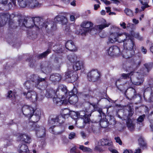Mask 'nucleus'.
<instances>
[{"mask_svg":"<svg viewBox=\"0 0 153 153\" xmlns=\"http://www.w3.org/2000/svg\"><path fill=\"white\" fill-rule=\"evenodd\" d=\"M44 68H43V70L45 71V72L47 73H49L51 71V69L49 67L45 68V70L44 69Z\"/></svg>","mask_w":153,"mask_h":153,"instance_id":"nucleus-59","label":"nucleus"},{"mask_svg":"<svg viewBox=\"0 0 153 153\" xmlns=\"http://www.w3.org/2000/svg\"><path fill=\"white\" fill-rule=\"evenodd\" d=\"M122 42L124 43V49L134 50V48L135 45L134 42L131 39L124 38L120 40V42Z\"/></svg>","mask_w":153,"mask_h":153,"instance_id":"nucleus-12","label":"nucleus"},{"mask_svg":"<svg viewBox=\"0 0 153 153\" xmlns=\"http://www.w3.org/2000/svg\"><path fill=\"white\" fill-rule=\"evenodd\" d=\"M120 25L124 29H125L126 28V24L124 22H122V23H120Z\"/></svg>","mask_w":153,"mask_h":153,"instance_id":"nucleus-61","label":"nucleus"},{"mask_svg":"<svg viewBox=\"0 0 153 153\" xmlns=\"http://www.w3.org/2000/svg\"><path fill=\"white\" fill-rule=\"evenodd\" d=\"M78 111H73L70 112V115L73 119H77L78 118Z\"/></svg>","mask_w":153,"mask_h":153,"instance_id":"nucleus-46","label":"nucleus"},{"mask_svg":"<svg viewBox=\"0 0 153 153\" xmlns=\"http://www.w3.org/2000/svg\"><path fill=\"white\" fill-rule=\"evenodd\" d=\"M68 60L71 63H74L76 61L77 57L75 54L69 55L68 56Z\"/></svg>","mask_w":153,"mask_h":153,"instance_id":"nucleus-39","label":"nucleus"},{"mask_svg":"<svg viewBox=\"0 0 153 153\" xmlns=\"http://www.w3.org/2000/svg\"><path fill=\"white\" fill-rule=\"evenodd\" d=\"M107 119L108 120V124L114 126L116 123V121L115 119L112 116H108L107 117Z\"/></svg>","mask_w":153,"mask_h":153,"instance_id":"nucleus-42","label":"nucleus"},{"mask_svg":"<svg viewBox=\"0 0 153 153\" xmlns=\"http://www.w3.org/2000/svg\"><path fill=\"white\" fill-rule=\"evenodd\" d=\"M23 94L26 96V97L33 102L41 100L43 98V96L40 94H37L36 92L33 91H28L27 93L24 92Z\"/></svg>","mask_w":153,"mask_h":153,"instance_id":"nucleus-8","label":"nucleus"},{"mask_svg":"<svg viewBox=\"0 0 153 153\" xmlns=\"http://www.w3.org/2000/svg\"><path fill=\"white\" fill-rule=\"evenodd\" d=\"M139 145L140 146L143 148L146 146V144L144 142L143 139L142 137H140L138 139Z\"/></svg>","mask_w":153,"mask_h":153,"instance_id":"nucleus-47","label":"nucleus"},{"mask_svg":"<svg viewBox=\"0 0 153 153\" xmlns=\"http://www.w3.org/2000/svg\"><path fill=\"white\" fill-rule=\"evenodd\" d=\"M125 13L127 15L130 16H133V13L132 11L128 9H126L124 10Z\"/></svg>","mask_w":153,"mask_h":153,"instance_id":"nucleus-51","label":"nucleus"},{"mask_svg":"<svg viewBox=\"0 0 153 153\" xmlns=\"http://www.w3.org/2000/svg\"><path fill=\"white\" fill-rule=\"evenodd\" d=\"M62 64V60L61 58H55L54 60V66L56 68H59Z\"/></svg>","mask_w":153,"mask_h":153,"instance_id":"nucleus-36","label":"nucleus"},{"mask_svg":"<svg viewBox=\"0 0 153 153\" xmlns=\"http://www.w3.org/2000/svg\"><path fill=\"white\" fill-rule=\"evenodd\" d=\"M148 90L149 91L150 96L148 97L146 96V95L148 94L146 91V90L145 91V93L143 95V97L146 101L151 102L153 101V88L152 87H149L147 88Z\"/></svg>","mask_w":153,"mask_h":153,"instance_id":"nucleus-19","label":"nucleus"},{"mask_svg":"<svg viewBox=\"0 0 153 153\" xmlns=\"http://www.w3.org/2000/svg\"><path fill=\"white\" fill-rule=\"evenodd\" d=\"M67 88L63 85H61L56 91V95L61 97L62 99H65L66 97L68 95V92Z\"/></svg>","mask_w":153,"mask_h":153,"instance_id":"nucleus-10","label":"nucleus"},{"mask_svg":"<svg viewBox=\"0 0 153 153\" xmlns=\"http://www.w3.org/2000/svg\"><path fill=\"white\" fill-rule=\"evenodd\" d=\"M75 133L74 132H71L69 135V138L70 139H73L75 137Z\"/></svg>","mask_w":153,"mask_h":153,"instance_id":"nucleus-58","label":"nucleus"},{"mask_svg":"<svg viewBox=\"0 0 153 153\" xmlns=\"http://www.w3.org/2000/svg\"><path fill=\"white\" fill-rule=\"evenodd\" d=\"M93 25V24L92 22L88 21H84L82 25V27L86 29H88L89 31H91L92 30L91 29H92Z\"/></svg>","mask_w":153,"mask_h":153,"instance_id":"nucleus-33","label":"nucleus"},{"mask_svg":"<svg viewBox=\"0 0 153 153\" xmlns=\"http://www.w3.org/2000/svg\"><path fill=\"white\" fill-rule=\"evenodd\" d=\"M134 54V50H129L124 49L121 55L124 58L127 59L132 57Z\"/></svg>","mask_w":153,"mask_h":153,"instance_id":"nucleus-20","label":"nucleus"},{"mask_svg":"<svg viewBox=\"0 0 153 153\" xmlns=\"http://www.w3.org/2000/svg\"><path fill=\"white\" fill-rule=\"evenodd\" d=\"M144 65L145 68V69H144L145 73L148 72L152 67V64L149 63L145 64Z\"/></svg>","mask_w":153,"mask_h":153,"instance_id":"nucleus-44","label":"nucleus"},{"mask_svg":"<svg viewBox=\"0 0 153 153\" xmlns=\"http://www.w3.org/2000/svg\"><path fill=\"white\" fill-rule=\"evenodd\" d=\"M7 97L10 98L12 101H13V102H14L15 101V97L13 94V93H12L11 91H10L8 92Z\"/></svg>","mask_w":153,"mask_h":153,"instance_id":"nucleus-45","label":"nucleus"},{"mask_svg":"<svg viewBox=\"0 0 153 153\" xmlns=\"http://www.w3.org/2000/svg\"><path fill=\"white\" fill-rule=\"evenodd\" d=\"M133 35L134 37L139 40H140L142 39V37H140L138 33H134Z\"/></svg>","mask_w":153,"mask_h":153,"instance_id":"nucleus-54","label":"nucleus"},{"mask_svg":"<svg viewBox=\"0 0 153 153\" xmlns=\"http://www.w3.org/2000/svg\"><path fill=\"white\" fill-rule=\"evenodd\" d=\"M141 63L140 60L138 59L135 60L134 59L131 63V68H132L133 70H135L137 68Z\"/></svg>","mask_w":153,"mask_h":153,"instance_id":"nucleus-28","label":"nucleus"},{"mask_svg":"<svg viewBox=\"0 0 153 153\" xmlns=\"http://www.w3.org/2000/svg\"><path fill=\"white\" fill-rule=\"evenodd\" d=\"M132 74V72L130 73L127 74L123 73L121 74L122 78L124 79H129L130 76Z\"/></svg>","mask_w":153,"mask_h":153,"instance_id":"nucleus-49","label":"nucleus"},{"mask_svg":"<svg viewBox=\"0 0 153 153\" xmlns=\"http://www.w3.org/2000/svg\"><path fill=\"white\" fill-rule=\"evenodd\" d=\"M78 91L77 89L74 87L73 90L68 92V95L65 99V104H67L69 102L71 104H75L78 101V98L76 95Z\"/></svg>","mask_w":153,"mask_h":153,"instance_id":"nucleus-7","label":"nucleus"},{"mask_svg":"<svg viewBox=\"0 0 153 153\" xmlns=\"http://www.w3.org/2000/svg\"><path fill=\"white\" fill-rule=\"evenodd\" d=\"M127 108L128 109H125L121 111V112L123 113L122 117L120 116L119 114L118 115V117L123 120H127L126 122L127 126L130 130L132 131L135 128V126L130 119V117L134 114L133 110L130 106H128Z\"/></svg>","mask_w":153,"mask_h":153,"instance_id":"nucleus-4","label":"nucleus"},{"mask_svg":"<svg viewBox=\"0 0 153 153\" xmlns=\"http://www.w3.org/2000/svg\"><path fill=\"white\" fill-rule=\"evenodd\" d=\"M53 100L54 103L58 105L65 104V99H62L61 97H60L56 95L54 97Z\"/></svg>","mask_w":153,"mask_h":153,"instance_id":"nucleus-24","label":"nucleus"},{"mask_svg":"<svg viewBox=\"0 0 153 153\" xmlns=\"http://www.w3.org/2000/svg\"><path fill=\"white\" fill-rule=\"evenodd\" d=\"M89 81L95 82L98 80L100 77V72L96 70H92L88 74Z\"/></svg>","mask_w":153,"mask_h":153,"instance_id":"nucleus-11","label":"nucleus"},{"mask_svg":"<svg viewBox=\"0 0 153 153\" xmlns=\"http://www.w3.org/2000/svg\"><path fill=\"white\" fill-rule=\"evenodd\" d=\"M8 2L7 0H0V4L4 5L7 4Z\"/></svg>","mask_w":153,"mask_h":153,"instance_id":"nucleus-60","label":"nucleus"},{"mask_svg":"<svg viewBox=\"0 0 153 153\" xmlns=\"http://www.w3.org/2000/svg\"><path fill=\"white\" fill-rule=\"evenodd\" d=\"M81 33L82 35H85L88 32H89V29H86L84 27L82 26V27L81 29Z\"/></svg>","mask_w":153,"mask_h":153,"instance_id":"nucleus-52","label":"nucleus"},{"mask_svg":"<svg viewBox=\"0 0 153 153\" xmlns=\"http://www.w3.org/2000/svg\"><path fill=\"white\" fill-rule=\"evenodd\" d=\"M97 111L99 113V117H101L102 118L100 122V125L103 128H106L108 126V120H106L105 119H104L105 117V114L102 111L101 108H98L97 110Z\"/></svg>","mask_w":153,"mask_h":153,"instance_id":"nucleus-13","label":"nucleus"},{"mask_svg":"<svg viewBox=\"0 0 153 153\" xmlns=\"http://www.w3.org/2000/svg\"><path fill=\"white\" fill-rule=\"evenodd\" d=\"M145 116V114H143L142 115L140 116L137 119V123L140 124V123H141V124H142V123L144 120Z\"/></svg>","mask_w":153,"mask_h":153,"instance_id":"nucleus-50","label":"nucleus"},{"mask_svg":"<svg viewBox=\"0 0 153 153\" xmlns=\"http://www.w3.org/2000/svg\"><path fill=\"white\" fill-rule=\"evenodd\" d=\"M42 19L35 17L27 20L25 19L23 24L26 27L28 28L33 27L38 29L45 27V28H46L48 26L46 23H44Z\"/></svg>","mask_w":153,"mask_h":153,"instance_id":"nucleus-2","label":"nucleus"},{"mask_svg":"<svg viewBox=\"0 0 153 153\" xmlns=\"http://www.w3.org/2000/svg\"><path fill=\"white\" fill-rule=\"evenodd\" d=\"M123 153H133V152L131 150L125 149L124 150Z\"/></svg>","mask_w":153,"mask_h":153,"instance_id":"nucleus-64","label":"nucleus"},{"mask_svg":"<svg viewBox=\"0 0 153 153\" xmlns=\"http://www.w3.org/2000/svg\"><path fill=\"white\" fill-rule=\"evenodd\" d=\"M65 32L66 34H70L71 33V30H70V27L69 26H66L65 30Z\"/></svg>","mask_w":153,"mask_h":153,"instance_id":"nucleus-55","label":"nucleus"},{"mask_svg":"<svg viewBox=\"0 0 153 153\" xmlns=\"http://www.w3.org/2000/svg\"><path fill=\"white\" fill-rule=\"evenodd\" d=\"M141 49L142 53H143L144 54L146 53L147 52V50L143 47H141Z\"/></svg>","mask_w":153,"mask_h":153,"instance_id":"nucleus-62","label":"nucleus"},{"mask_svg":"<svg viewBox=\"0 0 153 153\" xmlns=\"http://www.w3.org/2000/svg\"><path fill=\"white\" fill-rule=\"evenodd\" d=\"M101 146H104L108 149L109 148L112 147L113 143L112 141L109 139L103 138L101 139L99 142Z\"/></svg>","mask_w":153,"mask_h":153,"instance_id":"nucleus-21","label":"nucleus"},{"mask_svg":"<svg viewBox=\"0 0 153 153\" xmlns=\"http://www.w3.org/2000/svg\"><path fill=\"white\" fill-rule=\"evenodd\" d=\"M138 74V76L135 78L132 83L136 85H140L143 82V76L142 74Z\"/></svg>","mask_w":153,"mask_h":153,"instance_id":"nucleus-23","label":"nucleus"},{"mask_svg":"<svg viewBox=\"0 0 153 153\" xmlns=\"http://www.w3.org/2000/svg\"><path fill=\"white\" fill-rule=\"evenodd\" d=\"M114 139L116 141V142L117 143H118L120 145H121L122 144V142L120 140V137H115L114 138Z\"/></svg>","mask_w":153,"mask_h":153,"instance_id":"nucleus-57","label":"nucleus"},{"mask_svg":"<svg viewBox=\"0 0 153 153\" xmlns=\"http://www.w3.org/2000/svg\"><path fill=\"white\" fill-rule=\"evenodd\" d=\"M56 95V91L53 89L51 88L47 90L45 96L47 98H51L53 96H55Z\"/></svg>","mask_w":153,"mask_h":153,"instance_id":"nucleus-30","label":"nucleus"},{"mask_svg":"<svg viewBox=\"0 0 153 153\" xmlns=\"http://www.w3.org/2000/svg\"><path fill=\"white\" fill-rule=\"evenodd\" d=\"M33 127H35L36 134L37 137L39 138L44 137L45 135V129L43 126H39L35 124L33 125Z\"/></svg>","mask_w":153,"mask_h":153,"instance_id":"nucleus-14","label":"nucleus"},{"mask_svg":"<svg viewBox=\"0 0 153 153\" xmlns=\"http://www.w3.org/2000/svg\"><path fill=\"white\" fill-rule=\"evenodd\" d=\"M29 79L24 83L25 88L27 89L34 87L39 89H45L47 87L46 78H42L38 76L32 74L29 77Z\"/></svg>","mask_w":153,"mask_h":153,"instance_id":"nucleus-1","label":"nucleus"},{"mask_svg":"<svg viewBox=\"0 0 153 153\" xmlns=\"http://www.w3.org/2000/svg\"><path fill=\"white\" fill-rule=\"evenodd\" d=\"M66 78L70 79L71 82H74L77 79V75L73 71L68 70L65 73Z\"/></svg>","mask_w":153,"mask_h":153,"instance_id":"nucleus-17","label":"nucleus"},{"mask_svg":"<svg viewBox=\"0 0 153 153\" xmlns=\"http://www.w3.org/2000/svg\"><path fill=\"white\" fill-rule=\"evenodd\" d=\"M78 118H80L82 119L80 123L76 122V124L78 127L81 128H83L85 126V124L88 123L90 121V117L91 114H88L87 112L85 111H78Z\"/></svg>","mask_w":153,"mask_h":153,"instance_id":"nucleus-6","label":"nucleus"},{"mask_svg":"<svg viewBox=\"0 0 153 153\" xmlns=\"http://www.w3.org/2000/svg\"><path fill=\"white\" fill-rule=\"evenodd\" d=\"M17 138L18 140L24 142L26 143H30L31 142L30 137L26 134H19L17 136Z\"/></svg>","mask_w":153,"mask_h":153,"instance_id":"nucleus-18","label":"nucleus"},{"mask_svg":"<svg viewBox=\"0 0 153 153\" xmlns=\"http://www.w3.org/2000/svg\"><path fill=\"white\" fill-rule=\"evenodd\" d=\"M18 151L19 153H29L28 146L25 144L20 145Z\"/></svg>","mask_w":153,"mask_h":153,"instance_id":"nucleus-27","label":"nucleus"},{"mask_svg":"<svg viewBox=\"0 0 153 153\" xmlns=\"http://www.w3.org/2000/svg\"><path fill=\"white\" fill-rule=\"evenodd\" d=\"M39 29L36 28V31L33 30L29 32L28 33V36L29 37L30 39H35L37 37L38 30Z\"/></svg>","mask_w":153,"mask_h":153,"instance_id":"nucleus-34","label":"nucleus"},{"mask_svg":"<svg viewBox=\"0 0 153 153\" xmlns=\"http://www.w3.org/2000/svg\"><path fill=\"white\" fill-rule=\"evenodd\" d=\"M34 115L36 116V120H39L41 115V111L39 109H36L34 110Z\"/></svg>","mask_w":153,"mask_h":153,"instance_id":"nucleus-43","label":"nucleus"},{"mask_svg":"<svg viewBox=\"0 0 153 153\" xmlns=\"http://www.w3.org/2000/svg\"><path fill=\"white\" fill-rule=\"evenodd\" d=\"M50 52L51 50L50 49H48L45 52L39 54L37 56V57H38L39 59H41L45 57Z\"/></svg>","mask_w":153,"mask_h":153,"instance_id":"nucleus-41","label":"nucleus"},{"mask_svg":"<svg viewBox=\"0 0 153 153\" xmlns=\"http://www.w3.org/2000/svg\"><path fill=\"white\" fill-rule=\"evenodd\" d=\"M22 111L23 114L29 119L31 118L34 114L33 108L29 105H24L22 108Z\"/></svg>","mask_w":153,"mask_h":153,"instance_id":"nucleus-9","label":"nucleus"},{"mask_svg":"<svg viewBox=\"0 0 153 153\" xmlns=\"http://www.w3.org/2000/svg\"><path fill=\"white\" fill-rule=\"evenodd\" d=\"M120 30V28L116 26H113L111 27V31L110 32V35L107 42L108 44H113L117 42H120L121 40H119V38L120 36H122L125 38H127L128 34L126 33H119L118 31Z\"/></svg>","mask_w":153,"mask_h":153,"instance_id":"nucleus-3","label":"nucleus"},{"mask_svg":"<svg viewBox=\"0 0 153 153\" xmlns=\"http://www.w3.org/2000/svg\"><path fill=\"white\" fill-rule=\"evenodd\" d=\"M65 118L62 116H58L55 118L52 119L51 121V123L52 124L55 123H59V124H62L64 123Z\"/></svg>","mask_w":153,"mask_h":153,"instance_id":"nucleus-25","label":"nucleus"},{"mask_svg":"<svg viewBox=\"0 0 153 153\" xmlns=\"http://www.w3.org/2000/svg\"><path fill=\"white\" fill-rule=\"evenodd\" d=\"M34 62L35 61H33V60H32V61L31 60H30L29 63V65L31 67H33Z\"/></svg>","mask_w":153,"mask_h":153,"instance_id":"nucleus-63","label":"nucleus"},{"mask_svg":"<svg viewBox=\"0 0 153 153\" xmlns=\"http://www.w3.org/2000/svg\"><path fill=\"white\" fill-rule=\"evenodd\" d=\"M18 3L22 8H25L27 6L33 8L41 6L42 4L39 2L38 0H18Z\"/></svg>","mask_w":153,"mask_h":153,"instance_id":"nucleus-5","label":"nucleus"},{"mask_svg":"<svg viewBox=\"0 0 153 153\" xmlns=\"http://www.w3.org/2000/svg\"><path fill=\"white\" fill-rule=\"evenodd\" d=\"M12 16H13V15H11L8 13L0 14V26L5 25L9 19L11 18Z\"/></svg>","mask_w":153,"mask_h":153,"instance_id":"nucleus-16","label":"nucleus"},{"mask_svg":"<svg viewBox=\"0 0 153 153\" xmlns=\"http://www.w3.org/2000/svg\"><path fill=\"white\" fill-rule=\"evenodd\" d=\"M110 25V24L109 23H104L95 26V28L98 31L101 30L105 28L108 27Z\"/></svg>","mask_w":153,"mask_h":153,"instance_id":"nucleus-37","label":"nucleus"},{"mask_svg":"<svg viewBox=\"0 0 153 153\" xmlns=\"http://www.w3.org/2000/svg\"><path fill=\"white\" fill-rule=\"evenodd\" d=\"M114 147L113 145L112 146V147L109 148L108 150L111 151L112 153H119L115 149H114Z\"/></svg>","mask_w":153,"mask_h":153,"instance_id":"nucleus-56","label":"nucleus"},{"mask_svg":"<svg viewBox=\"0 0 153 153\" xmlns=\"http://www.w3.org/2000/svg\"><path fill=\"white\" fill-rule=\"evenodd\" d=\"M87 131L89 133H90L91 132L95 133L96 132V128L94 126H90L89 127H88Z\"/></svg>","mask_w":153,"mask_h":153,"instance_id":"nucleus-48","label":"nucleus"},{"mask_svg":"<svg viewBox=\"0 0 153 153\" xmlns=\"http://www.w3.org/2000/svg\"><path fill=\"white\" fill-rule=\"evenodd\" d=\"M83 64L81 61L76 62L73 66V68L75 71H77L81 69L83 67Z\"/></svg>","mask_w":153,"mask_h":153,"instance_id":"nucleus-35","label":"nucleus"},{"mask_svg":"<svg viewBox=\"0 0 153 153\" xmlns=\"http://www.w3.org/2000/svg\"><path fill=\"white\" fill-rule=\"evenodd\" d=\"M66 49L71 51L76 50V47L74 42L71 40L68 41L65 44Z\"/></svg>","mask_w":153,"mask_h":153,"instance_id":"nucleus-26","label":"nucleus"},{"mask_svg":"<svg viewBox=\"0 0 153 153\" xmlns=\"http://www.w3.org/2000/svg\"><path fill=\"white\" fill-rule=\"evenodd\" d=\"M56 21L60 23L62 25H66L68 22V20L66 17L63 16H57L55 19Z\"/></svg>","mask_w":153,"mask_h":153,"instance_id":"nucleus-22","label":"nucleus"},{"mask_svg":"<svg viewBox=\"0 0 153 153\" xmlns=\"http://www.w3.org/2000/svg\"><path fill=\"white\" fill-rule=\"evenodd\" d=\"M79 148L84 152L92 153L93 152L92 150L90 148L84 146L83 145H79Z\"/></svg>","mask_w":153,"mask_h":153,"instance_id":"nucleus-40","label":"nucleus"},{"mask_svg":"<svg viewBox=\"0 0 153 153\" xmlns=\"http://www.w3.org/2000/svg\"><path fill=\"white\" fill-rule=\"evenodd\" d=\"M70 110L68 109H65L61 111V114L62 116L65 118H68L70 114Z\"/></svg>","mask_w":153,"mask_h":153,"instance_id":"nucleus-38","label":"nucleus"},{"mask_svg":"<svg viewBox=\"0 0 153 153\" xmlns=\"http://www.w3.org/2000/svg\"><path fill=\"white\" fill-rule=\"evenodd\" d=\"M107 52L108 55L111 56H119L121 55L119 48L116 46H113L110 47L107 50Z\"/></svg>","mask_w":153,"mask_h":153,"instance_id":"nucleus-15","label":"nucleus"},{"mask_svg":"<svg viewBox=\"0 0 153 153\" xmlns=\"http://www.w3.org/2000/svg\"><path fill=\"white\" fill-rule=\"evenodd\" d=\"M127 92H128V94L129 98L131 99L134 98L136 95V92L135 89L133 88H131L127 89Z\"/></svg>","mask_w":153,"mask_h":153,"instance_id":"nucleus-31","label":"nucleus"},{"mask_svg":"<svg viewBox=\"0 0 153 153\" xmlns=\"http://www.w3.org/2000/svg\"><path fill=\"white\" fill-rule=\"evenodd\" d=\"M61 79L60 75L57 73L52 74L50 76V79L53 82L59 81Z\"/></svg>","mask_w":153,"mask_h":153,"instance_id":"nucleus-29","label":"nucleus"},{"mask_svg":"<svg viewBox=\"0 0 153 153\" xmlns=\"http://www.w3.org/2000/svg\"><path fill=\"white\" fill-rule=\"evenodd\" d=\"M140 1L142 5L141 7V9L140 11H143L145 9L150 7L148 5L149 0H140Z\"/></svg>","mask_w":153,"mask_h":153,"instance_id":"nucleus-32","label":"nucleus"},{"mask_svg":"<svg viewBox=\"0 0 153 153\" xmlns=\"http://www.w3.org/2000/svg\"><path fill=\"white\" fill-rule=\"evenodd\" d=\"M99 35L102 38H104L107 36L106 33L103 31L100 32Z\"/></svg>","mask_w":153,"mask_h":153,"instance_id":"nucleus-53","label":"nucleus"}]
</instances>
